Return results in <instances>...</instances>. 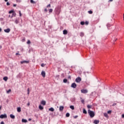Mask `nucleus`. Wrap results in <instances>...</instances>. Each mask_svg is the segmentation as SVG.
Wrapping results in <instances>:
<instances>
[{
	"label": "nucleus",
	"instance_id": "f257e3e1",
	"mask_svg": "<svg viewBox=\"0 0 124 124\" xmlns=\"http://www.w3.org/2000/svg\"><path fill=\"white\" fill-rule=\"evenodd\" d=\"M88 113L89 115H90V117H91V118H93V117H94V116H95L94 112H93V111L91 110V109H88Z\"/></svg>",
	"mask_w": 124,
	"mask_h": 124
},
{
	"label": "nucleus",
	"instance_id": "f03ea898",
	"mask_svg": "<svg viewBox=\"0 0 124 124\" xmlns=\"http://www.w3.org/2000/svg\"><path fill=\"white\" fill-rule=\"evenodd\" d=\"M81 81H82V79L80 77H78L76 79V83H80V82H81Z\"/></svg>",
	"mask_w": 124,
	"mask_h": 124
},
{
	"label": "nucleus",
	"instance_id": "7ed1b4c3",
	"mask_svg": "<svg viewBox=\"0 0 124 124\" xmlns=\"http://www.w3.org/2000/svg\"><path fill=\"white\" fill-rule=\"evenodd\" d=\"M6 118H7L6 114L0 115V119H6Z\"/></svg>",
	"mask_w": 124,
	"mask_h": 124
},
{
	"label": "nucleus",
	"instance_id": "20e7f679",
	"mask_svg": "<svg viewBox=\"0 0 124 124\" xmlns=\"http://www.w3.org/2000/svg\"><path fill=\"white\" fill-rule=\"evenodd\" d=\"M81 92L82 93H88V90L86 89H82Z\"/></svg>",
	"mask_w": 124,
	"mask_h": 124
},
{
	"label": "nucleus",
	"instance_id": "39448f33",
	"mask_svg": "<svg viewBox=\"0 0 124 124\" xmlns=\"http://www.w3.org/2000/svg\"><path fill=\"white\" fill-rule=\"evenodd\" d=\"M77 87V84H76V83H73L71 84V87L73 88V89H75Z\"/></svg>",
	"mask_w": 124,
	"mask_h": 124
},
{
	"label": "nucleus",
	"instance_id": "423d86ee",
	"mask_svg": "<svg viewBox=\"0 0 124 124\" xmlns=\"http://www.w3.org/2000/svg\"><path fill=\"white\" fill-rule=\"evenodd\" d=\"M4 31L7 33H9V32H10V29L8 28L7 29H5L4 30Z\"/></svg>",
	"mask_w": 124,
	"mask_h": 124
},
{
	"label": "nucleus",
	"instance_id": "0eeeda50",
	"mask_svg": "<svg viewBox=\"0 0 124 124\" xmlns=\"http://www.w3.org/2000/svg\"><path fill=\"white\" fill-rule=\"evenodd\" d=\"M29 62H30V61H23L20 62V63H21V64H23V63H29Z\"/></svg>",
	"mask_w": 124,
	"mask_h": 124
},
{
	"label": "nucleus",
	"instance_id": "6e6552de",
	"mask_svg": "<svg viewBox=\"0 0 124 124\" xmlns=\"http://www.w3.org/2000/svg\"><path fill=\"white\" fill-rule=\"evenodd\" d=\"M64 109V107L61 106L59 108V111L60 112L62 111V110Z\"/></svg>",
	"mask_w": 124,
	"mask_h": 124
},
{
	"label": "nucleus",
	"instance_id": "1a4fd4ad",
	"mask_svg": "<svg viewBox=\"0 0 124 124\" xmlns=\"http://www.w3.org/2000/svg\"><path fill=\"white\" fill-rule=\"evenodd\" d=\"M41 75L43 76V77H45V76L46 75L45 71H42L41 72Z\"/></svg>",
	"mask_w": 124,
	"mask_h": 124
},
{
	"label": "nucleus",
	"instance_id": "9d476101",
	"mask_svg": "<svg viewBox=\"0 0 124 124\" xmlns=\"http://www.w3.org/2000/svg\"><path fill=\"white\" fill-rule=\"evenodd\" d=\"M93 123L95 124H99V120H95L93 122Z\"/></svg>",
	"mask_w": 124,
	"mask_h": 124
},
{
	"label": "nucleus",
	"instance_id": "9b49d317",
	"mask_svg": "<svg viewBox=\"0 0 124 124\" xmlns=\"http://www.w3.org/2000/svg\"><path fill=\"white\" fill-rule=\"evenodd\" d=\"M41 104H42V105H44V106L46 105V101H42L41 102Z\"/></svg>",
	"mask_w": 124,
	"mask_h": 124
},
{
	"label": "nucleus",
	"instance_id": "f8f14e48",
	"mask_svg": "<svg viewBox=\"0 0 124 124\" xmlns=\"http://www.w3.org/2000/svg\"><path fill=\"white\" fill-rule=\"evenodd\" d=\"M3 80H4V81H5V82H6V81H7V80H8V78L7 77H4L3 78Z\"/></svg>",
	"mask_w": 124,
	"mask_h": 124
},
{
	"label": "nucleus",
	"instance_id": "ddd939ff",
	"mask_svg": "<svg viewBox=\"0 0 124 124\" xmlns=\"http://www.w3.org/2000/svg\"><path fill=\"white\" fill-rule=\"evenodd\" d=\"M75 100H76V99L75 98V97H73L71 98V101L72 102H75Z\"/></svg>",
	"mask_w": 124,
	"mask_h": 124
},
{
	"label": "nucleus",
	"instance_id": "4468645a",
	"mask_svg": "<svg viewBox=\"0 0 124 124\" xmlns=\"http://www.w3.org/2000/svg\"><path fill=\"white\" fill-rule=\"evenodd\" d=\"M49 111H50L51 112H54L55 111V109H54L53 108H50L48 109Z\"/></svg>",
	"mask_w": 124,
	"mask_h": 124
},
{
	"label": "nucleus",
	"instance_id": "2eb2a0df",
	"mask_svg": "<svg viewBox=\"0 0 124 124\" xmlns=\"http://www.w3.org/2000/svg\"><path fill=\"white\" fill-rule=\"evenodd\" d=\"M10 117L11 119H15V116L13 114H10Z\"/></svg>",
	"mask_w": 124,
	"mask_h": 124
},
{
	"label": "nucleus",
	"instance_id": "dca6fc26",
	"mask_svg": "<svg viewBox=\"0 0 124 124\" xmlns=\"http://www.w3.org/2000/svg\"><path fill=\"white\" fill-rule=\"evenodd\" d=\"M22 123H28V120H27V119H22Z\"/></svg>",
	"mask_w": 124,
	"mask_h": 124
},
{
	"label": "nucleus",
	"instance_id": "f3484780",
	"mask_svg": "<svg viewBox=\"0 0 124 124\" xmlns=\"http://www.w3.org/2000/svg\"><path fill=\"white\" fill-rule=\"evenodd\" d=\"M104 117H106V118H109V116H108V114L107 113H104Z\"/></svg>",
	"mask_w": 124,
	"mask_h": 124
},
{
	"label": "nucleus",
	"instance_id": "a211bd4d",
	"mask_svg": "<svg viewBox=\"0 0 124 124\" xmlns=\"http://www.w3.org/2000/svg\"><path fill=\"white\" fill-rule=\"evenodd\" d=\"M15 16H16V13L15 12H14L12 14L11 18H12L13 17H15Z\"/></svg>",
	"mask_w": 124,
	"mask_h": 124
},
{
	"label": "nucleus",
	"instance_id": "6ab92c4d",
	"mask_svg": "<svg viewBox=\"0 0 124 124\" xmlns=\"http://www.w3.org/2000/svg\"><path fill=\"white\" fill-rule=\"evenodd\" d=\"M39 109H40V110H43L44 108L41 105H39Z\"/></svg>",
	"mask_w": 124,
	"mask_h": 124
},
{
	"label": "nucleus",
	"instance_id": "aec40b11",
	"mask_svg": "<svg viewBox=\"0 0 124 124\" xmlns=\"http://www.w3.org/2000/svg\"><path fill=\"white\" fill-rule=\"evenodd\" d=\"M63 34H67V31L66 30L63 31Z\"/></svg>",
	"mask_w": 124,
	"mask_h": 124
},
{
	"label": "nucleus",
	"instance_id": "412c9836",
	"mask_svg": "<svg viewBox=\"0 0 124 124\" xmlns=\"http://www.w3.org/2000/svg\"><path fill=\"white\" fill-rule=\"evenodd\" d=\"M83 114H87V110H86V109L83 108Z\"/></svg>",
	"mask_w": 124,
	"mask_h": 124
},
{
	"label": "nucleus",
	"instance_id": "4be33fe9",
	"mask_svg": "<svg viewBox=\"0 0 124 124\" xmlns=\"http://www.w3.org/2000/svg\"><path fill=\"white\" fill-rule=\"evenodd\" d=\"M17 112H21V108H20V107L17 108Z\"/></svg>",
	"mask_w": 124,
	"mask_h": 124
},
{
	"label": "nucleus",
	"instance_id": "5701e85b",
	"mask_svg": "<svg viewBox=\"0 0 124 124\" xmlns=\"http://www.w3.org/2000/svg\"><path fill=\"white\" fill-rule=\"evenodd\" d=\"M80 36H81V37H83V36H84V33H83V32L80 33Z\"/></svg>",
	"mask_w": 124,
	"mask_h": 124
},
{
	"label": "nucleus",
	"instance_id": "b1692460",
	"mask_svg": "<svg viewBox=\"0 0 124 124\" xmlns=\"http://www.w3.org/2000/svg\"><path fill=\"white\" fill-rule=\"evenodd\" d=\"M80 25H81L82 26H84V25H85V22L81 21L80 22Z\"/></svg>",
	"mask_w": 124,
	"mask_h": 124
},
{
	"label": "nucleus",
	"instance_id": "393cba45",
	"mask_svg": "<svg viewBox=\"0 0 124 124\" xmlns=\"http://www.w3.org/2000/svg\"><path fill=\"white\" fill-rule=\"evenodd\" d=\"M70 108L72 109V110H74V106H70Z\"/></svg>",
	"mask_w": 124,
	"mask_h": 124
},
{
	"label": "nucleus",
	"instance_id": "a878e982",
	"mask_svg": "<svg viewBox=\"0 0 124 124\" xmlns=\"http://www.w3.org/2000/svg\"><path fill=\"white\" fill-rule=\"evenodd\" d=\"M69 116H70V114H69V113L68 112L66 114V117H67V118H68Z\"/></svg>",
	"mask_w": 124,
	"mask_h": 124
},
{
	"label": "nucleus",
	"instance_id": "bb28decb",
	"mask_svg": "<svg viewBox=\"0 0 124 124\" xmlns=\"http://www.w3.org/2000/svg\"><path fill=\"white\" fill-rule=\"evenodd\" d=\"M87 108L88 109H91V108H92V106H91L90 105H87Z\"/></svg>",
	"mask_w": 124,
	"mask_h": 124
},
{
	"label": "nucleus",
	"instance_id": "cd10ccee",
	"mask_svg": "<svg viewBox=\"0 0 124 124\" xmlns=\"http://www.w3.org/2000/svg\"><path fill=\"white\" fill-rule=\"evenodd\" d=\"M14 10H11V11H10L9 12V14H11V13L13 14V13H14Z\"/></svg>",
	"mask_w": 124,
	"mask_h": 124
},
{
	"label": "nucleus",
	"instance_id": "c85d7f7f",
	"mask_svg": "<svg viewBox=\"0 0 124 124\" xmlns=\"http://www.w3.org/2000/svg\"><path fill=\"white\" fill-rule=\"evenodd\" d=\"M15 23H16V24H18L19 23V20H18L17 19H16L15 21Z\"/></svg>",
	"mask_w": 124,
	"mask_h": 124
},
{
	"label": "nucleus",
	"instance_id": "c756f323",
	"mask_svg": "<svg viewBox=\"0 0 124 124\" xmlns=\"http://www.w3.org/2000/svg\"><path fill=\"white\" fill-rule=\"evenodd\" d=\"M30 2L31 3H35V1H33V0H30Z\"/></svg>",
	"mask_w": 124,
	"mask_h": 124
},
{
	"label": "nucleus",
	"instance_id": "7c9ffc66",
	"mask_svg": "<svg viewBox=\"0 0 124 124\" xmlns=\"http://www.w3.org/2000/svg\"><path fill=\"white\" fill-rule=\"evenodd\" d=\"M52 12H53V9H50L49 10V13H52Z\"/></svg>",
	"mask_w": 124,
	"mask_h": 124
},
{
	"label": "nucleus",
	"instance_id": "2f4dec72",
	"mask_svg": "<svg viewBox=\"0 0 124 124\" xmlns=\"http://www.w3.org/2000/svg\"><path fill=\"white\" fill-rule=\"evenodd\" d=\"M11 93V89L7 91V93Z\"/></svg>",
	"mask_w": 124,
	"mask_h": 124
},
{
	"label": "nucleus",
	"instance_id": "473e14b6",
	"mask_svg": "<svg viewBox=\"0 0 124 124\" xmlns=\"http://www.w3.org/2000/svg\"><path fill=\"white\" fill-rule=\"evenodd\" d=\"M89 14H93V12L92 10L89 11H88Z\"/></svg>",
	"mask_w": 124,
	"mask_h": 124
},
{
	"label": "nucleus",
	"instance_id": "72a5a7b5",
	"mask_svg": "<svg viewBox=\"0 0 124 124\" xmlns=\"http://www.w3.org/2000/svg\"><path fill=\"white\" fill-rule=\"evenodd\" d=\"M64 83H66L67 82V79H64L63 80Z\"/></svg>",
	"mask_w": 124,
	"mask_h": 124
},
{
	"label": "nucleus",
	"instance_id": "f704fd0d",
	"mask_svg": "<svg viewBox=\"0 0 124 124\" xmlns=\"http://www.w3.org/2000/svg\"><path fill=\"white\" fill-rule=\"evenodd\" d=\"M19 14L20 17H21L22 16V13H21V11H19Z\"/></svg>",
	"mask_w": 124,
	"mask_h": 124
},
{
	"label": "nucleus",
	"instance_id": "c9c22d12",
	"mask_svg": "<svg viewBox=\"0 0 124 124\" xmlns=\"http://www.w3.org/2000/svg\"><path fill=\"white\" fill-rule=\"evenodd\" d=\"M81 101L83 104H85V100H84V99L81 100Z\"/></svg>",
	"mask_w": 124,
	"mask_h": 124
},
{
	"label": "nucleus",
	"instance_id": "e433bc0d",
	"mask_svg": "<svg viewBox=\"0 0 124 124\" xmlns=\"http://www.w3.org/2000/svg\"><path fill=\"white\" fill-rule=\"evenodd\" d=\"M27 43V44H31V41H30V40H28Z\"/></svg>",
	"mask_w": 124,
	"mask_h": 124
},
{
	"label": "nucleus",
	"instance_id": "4c0bfd02",
	"mask_svg": "<svg viewBox=\"0 0 124 124\" xmlns=\"http://www.w3.org/2000/svg\"><path fill=\"white\" fill-rule=\"evenodd\" d=\"M16 2H21V0H16Z\"/></svg>",
	"mask_w": 124,
	"mask_h": 124
},
{
	"label": "nucleus",
	"instance_id": "58836bf2",
	"mask_svg": "<svg viewBox=\"0 0 124 124\" xmlns=\"http://www.w3.org/2000/svg\"><path fill=\"white\" fill-rule=\"evenodd\" d=\"M111 113H112V111L111 110L108 111V114H111Z\"/></svg>",
	"mask_w": 124,
	"mask_h": 124
},
{
	"label": "nucleus",
	"instance_id": "ea45409f",
	"mask_svg": "<svg viewBox=\"0 0 124 124\" xmlns=\"http://www.w3.org/2000/svg\"><path fill=\"white\" fill-rule=\"evenodd\" d=\"M41 66H42V67H44V66H45V64L44 63H42V64H41Z\"/></svg>",
	"mask_w": 124,
	"mask_h": 124
},
{
	"label": "nucleus",
	"instance_id": "a19ab883",
	"mask_svg": "<svg viewBox=\"0 0 124 124\" xmlns=\"http://www.w3.org/2000/svg\"><path fill=\"white\" fill-rule=\"evenodd\" d=\"M22 42H25V41H26V39L25 38L22 39Z\"/></svg>",
	"mask_w": 124,
	"mask_h": 124
},
{
	"label": "nucleus",
	"instance_id": "79ce46f5",
	"mask_svg": "<svg viewBox=\"0 0 124 124\" xmlns=\"http://www.w3.org/2000/svg\"><path fill=\"white\" fill-rule=\"evenodd\" d=\"M77 118H78V115H76V116H74V119H77Z\"/></svg>",
	"mask_w": 124,
	"mask_h": 124
},
{
	"label": "nucleus",
	"instance_id": "37998d69",
	"mask_svg": "<svg viewBox=\"0 0 124 124\" xmlns=\"http://www.w3.org/2000/svg\"><path fill=\"white\" fill-rule=\"evenodd\" d=\"M46 7H51V4H48L47 5Z\"/></svg>",
	"mask_w": 124,
	"mask_h": 124
},
{
	"label": "nucleus",
	"instance_id": "c03bdc74",
	"mask_svg": "<svg viewBox=\"0 0 124 124\" xmlns=\"http://www.w3.org/2000/svg\"><path fill=\"white\" fill-rule=\"evenodd\" d=\"M116 105H117V103H114L113 104L112 106H116Z\"/></svg>",
	"mask_w": 124,
	"mask_h": 124
},
{
	"label": "nucleus",
	"instance_id": "a18cd8bd",
	"mask_svg": "<svg viewBox=\"0 0 124 124\" xmlns=\"http://www.w3.org/2000/svg\"><path fill=\"white\" fill-rule=\"evenodd\" d=\"M85 24H86V25H89V22L86 21V22H85Z\"/></svg>",
	"mask_w": 124,
	"mask_h": 124
},
{
	"label": "nucleus",
	"instance_id": "49530a36",
	"mask_svg": "<svg viewBox=\"0 0 124 124\" xmlns=\"http://www.w3.org/2000/svg\"><path fill=\"white\" fill-rule=\"evenodd\" d=\"M13 6H14V7H16V6H17V4H14L13 5Z\"/></svg>",
	"mask_w": 124,
	"mask_h": 124
},
{
	"label": "nucleus",
	"instance_id": "de8ad7c7",
	"mask_svg": "<svg viewBox=\"0 0 124 124\" xmlns=\"http://www.w3.org/2000/svg\"><path fill=\"white\" fill-rule=\"evenodd\" d=\"M107 26L108 27V28H109V27H110V24H108L107 25Z\"/></svg>",
	"mask_w": 124,
	"mask_h": 124
},
{
	"label": "nucleus",
	"instance_id": "09e8293b",
	"mask_svg": "<svg viewBox=\"0 0 124 124\" xmlns=\"http://www.w3.org/2000/svg\"><path fill=\"white\" fill-rule=\"evenodd\" d=\"M7 5H10V3L9 2H7L6 3Z\"/></svg>",
	"mask_w": 124,
	"mask_h": 124
},
{
	"label": "nucleus",
	"instance_id": "8fccbe9b",
	"mask_svg": "<svg viewBox=\"0 0 124 124\" xmlns=\"http://www.w3.org/2000/svg\"><path fill=\"white\" fill-rule=\"evenodd\" d=\"M117 40H118V39L116 38V39H115V40L114 41L113 43H115V41H117Z\"/></svg>",
	"mask_w": 124,
	"mask_h": 124
},
{
	"label": "nucleus",
	"instance_id": "3c124183",
	"mask_svg": "<svg viewBox=\"0 0 124 124\" xmlns=\"http://www.w3.org/2000/svg\"><path fill=\"white\" fill-rule=\"evenodd\" d=\"M28 121H29V122H31V118H29V119H28Z\"/></svg>",
	"mask_w": 124,
	"mask_h": 124
},
{
	"label": "nucleus",
	"instance_id": "603ef678",
	"mask_svg": "<svg viewBox=\"0 0 124 124\" xmlns=\"http://www.w3.org/2000/svg\"><path fill=\"white\" fill-rule=\"evenodd\" d=\"M111 1H113V0H109L108 2H111Z\"/></svg>",
	"mask_w": 124,
	"mask_h": 124
},
{
	"label": "nucleus",
	"instance_id": "864d4df0",
	"mask_svg": "<svg viewBox=\"0 0 124 124\" xmlns=\"http://www.w3.org/2000/svg\"><path fill=\"white\" fill-rule=\"evenodd\" d=\"M122 118H124V114H122Z\"/></svg>",
	"mask_w": 124,
	"mask_h": 124
},
{
	"label": "nucleus",
	"instance_id": "5fc2aeb1",
	"mask_svg": "<svg viewBox=\"0 0 124 124\" xmlns=\"http://www.w3.org/2000/svg\"><path fill=\"white\" fill-rule=\"evenodd\" d=\"M0 124H4V122H3V121H2V122L0 123Z\"/></svg>",
	"mask_w": 124,
	"mask_h": 124
},
{
	"label": "nucleus",
	"instance_id": "6e6d98bb",
	"mask_svg": "<svg viewBox=\"0 0 124 124\" xmlns=\"http://www.w3.org/2000/svg\"><path fill=\"white\" fill-rule=\"evenodd\" d=\"M27 91H28V92H30V88H28Z\"/></svg>",
	"mask_w": 124,
	"mask_h": 124
},
{
	"label": "nucleus",
	"instance_id": "4d7b16f0",
	"mask_svg": "<svg viewBox=\"0 0 124 124\" xmlns=\"http://www.w3.org/2000/svg\"><path fill=\"white\" fill-rule=\"evenodd\" d=\"M45 11L46 12H47V9H45Z\"/></svg>",
	"mask_w": 124,
	"mask_h": 124
},
{
	"label": "nucleus",
	"instance_id": "13d9d810",
	"mask_svg": "<svg viewBox=\"0 0 124 124\" xmlns=\"http://www.w3.org/2000/svg\"><path fill=\"white\" fill-rule=\"evenodd\" d=\"M16 55H19V53H16Z\"/></svg>",
	"mask_w": 124,
	"mask_h": 124
},
{
	"label": "nucleus",
	"instance_id": "bf43d9fd",
	"mask_svg": "<svg viewBox=\"0 0 124 124\" xmlns=\"http://www.w3.org/2000/svg\"><path fill=\"white\" fill-rule=\"evenodd\" d=\"M27 94H30V92H28Z\"/></svg>",
	"mask_w": 124,
	"mask_h": 124
},
{
	"label": "nucleus",
	"instance_id": "052dcab7",
	"mask_svg": "<svg viewBox=\"0 0 124 124\" xmlns=\"http://www.w3.org/2000/svg\"><path fill=\"white\" fill-rule=\"evenodd\" d=\"M5 1H7L8 0H4Z\"/></svg>",
	"mask_w": 124,
	"mask_h": 124
},
{
	"label": "nucleus",
	"instance_id": "680f3d73",
	"mask_svg": "<svg viewBox=\"0 0 124 124\" xmlns=\"http://www.w3.org/2000/svg\"><path fill=\"white\" fill-rule=\"evenodd\" d=\"M28 106H29V105H30V103H29L28 104Z\"/></svg>",
	"mask_w": 124,
	"mask_h": 124
},
{
	"label": "nucleus",
	"instance_id": "e2e57ef3",
	"mask_svg": "<svg viewBox=\"0 0 124 124\" xmlns=\"http://www.w3.org/2000/svg\"><path fill=\"white\" fill-rule=\"evenodd\" d=\"M23 50H24V49H23V48H22L21 51H23Z\"/></svg>",
	"mask_w": 124,
	"mask_h": 124
},
{
	"label": "nucleus",
	"instance_id": "0e129e2a",
	"mask_svg": "<svg viewBox=\"0 0 124 124\" xmlns=\"http://www.w3.org/2000/svg\"><path fill=\"white\" fill-rule=\"evenodd\" d=\"M69 78H70V77H69Z\"/></svg>",
	"mask_w": 124,
	"mask_h": 124
}]
</instances>
